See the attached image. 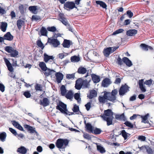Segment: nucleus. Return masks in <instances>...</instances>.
Masks as SVG:
<instances>
[{"instance_id": "26", "label": "nucleus", "mask_w": 154, "mask_h": 154, "mask_svg": "<svg viewBox=\"0 0 154 154\" xmlns=\"http://www.w3.org/2000/svg\"><path fill=\"white\" fill-rule=\"evenodd\" d=\"M67 99L72 100L73 98V93L71 90L69 91L64 96Z\"/></svg>"}, {"instance_id": "36", "label": "nucleus", "mask_w": 154, "mask_h": 154, "mask_svg": "<svg viewBox=\"0 0 154 154\" xmlns=\"http://www.w3.org/2000/svg\"><path fill=\"white\" fill-rule=\"evenodd\" d=\"M32 21H39L42 20L41 17L40 16L37 15H33L32 16Z\"/></svg>"}, {"instance_id": "15", "label": "nucleus", "mask_w": 154, "mask_h": 154, "mask_svg": "<svg viewBox=\"0 0 154 154\" xmlns=\"http://www.w3.org/2000/svg\"><path fill=\"white\" fill-rule=\"evenodd\" d=\"M111 83L110 79L107 78H106L102 81V86L104 87H107Z\"/></svg>"}, {"instance_id": "53", "label": "nucleus", "mask_w": 154, "mask_h": 154, "mask_svg": "<svg viewBox=\"0 0 154 154\" xmlns=\"http://www.w3.org/2000/svg\"><path fill=\"white\" fill-rule=\"evenodd\" d=\"M13 49L12 47L9 46H6L5 48V50L8 53H11Z\"/></svg>"}, {"instance_id": "59", "label": "nucleus", "mask_w": 154, "mask_h": 154, "mask_svg": "<svg viewBox=\"0 0 154 154\" xmlns=\"http://www.w3.org/2000/svg\"><path fill=\"white\" fill-rule=\"evenodd\" d=\"M124 30L123 29H118L116 30L112 34L113 35H116L117 34H118L124 31Z\"/></svg>"}, {"instance_id": "29", "label": "nucleus", "mask_w": 154, "mask_h": 154, "mask_svg": "<svg viewBox=\"0 0 154 154\" xmlns=\"http://www.w3.org/2000/svg\"><path fill=\"white\" fill-rule=\"evenodd\" d=\"M87 71L86 68L84 67L80 66L78 69L77 72L80 74H84Z\"/></svg>"}, {"instance_id": "30", "label": "nucleus", "mask_w": 154, "mask_h": 154, "mask_svg": "<svg viewBox=\"0 0 154 154\" xmlns=\"http://www.w3.org/2000/svg\"><path fill=\"white\" fill-rule=\"evenodd\" d=\"M25 23L24 21L21 19L18 20L17 22V25L18 28L20 30L22 26Z\"/></svg>"}, {"instance_id": "55", "label": "nucleus", "mask_w": 154, "mask_h": 154, "mask_svg": "<svg viewBox=\"0 0 154 154\" xmlns=\"http://www.w3.org/2000/svg\"><path fill=\"white\" fill-rule=\"evenodd\" d=\"M98 99L99 102L100 103H104L106 102V100L103 96H99Z\"/></svg>"}, {"instance_id": "58", "label": "nucleus", "mask_w": 154, "mask_h": 154, "mask_svg": "<svg viewBox=\"0 0 154 154\" xmlns=\"http://www.w3.org/2000/svg\"><path fill=\"white\" fill-rule=\"evenodd\" d=\"M63 34H60V33H54L53 35V38H54L57 39L58 37H60L62 35H63Z\"/></svg>"}, {"instance_id": "64", "label": "nucleus", "mask_w": 154, "mask_h": 154, "mask_svg": "<svg viewBox=\"0 0 154 154\" xmlns=\"http://www.w3.org/2000/svg\"><path fill=\"white\" fill-rule=\"evenodd\" d=\"M146 139V137L144 136H139L138 137V139L141 141H144Z\"/></svg>"}, {"instance_id": "42", "label": "nucleus", "mask_w": 154, "mask_h": 154, "mask_svg": "<svg viewBox=\"0 0 154 154\" xmlns=\"http://www.w3.org/2000/svg\"><path fill=\"white\" fill-rule=\"evenodd\" d=\"M36 44L39 47H40L43 50L45 47L43 43L40 40H38L36 42Z\"/></svg>"}, {"instance_id": "35", "label": "nucleus", "mask_w": 154, "mask_h": 154, "mask_svg": "<svg viewBox=\"0 0 154 154\" xmlns=\"http://www.w3.org/2000/svg\"><path fill=\"white\" fill-rule=\"evenodd\" d=\"M1 24L0 29H1L2 31L5 32L6 31L7 27V23L5 22H2L1 23Z\"/></svg>"}, {"instance_id": "16", "label": "nucleus", "mask_w": 154, "mask_h": 154, "mask_svg": "<svg viewBox=\"0 0 154 154\" xmlns=\"http://www.w3.org/2000/svg\"><path fill=\"white\" fill-rule=\"evenodd\" d=\"M84 123L85 125V128H86L88 132L91 133H93V127L90 123H86L85 121H84Z\"/></svg>"}, {"instance_id": "8", "label": "nucleus", "mask_w": 154, "mask_h": 154, "mask_svg": "<svg viewBox=\"0 0 154 154\" xmlns=\"http://www.w3.org/2000/svg\"><path fill=\"white\" fill-rule=\"evenodd\" d=\"M56 81L58 83H60L63 79V75L60 72H57L55 74Z\"/></svg>"}, {"instance_id": "40", "label": "nucleus", "mask_w": 154, "mask_h": 154, "mask_svg": "<svg viewBox=\"0 0 154 154\" xmlns=\"http://www.w3.org/2000/svg\"><path fill=\"white\" fill-rule=\"evenodd\" d=\"M70 60L72 62H77L80 60V58L77 56H74L71 57Z\"/></svg>"}, {"instance_id": "54", "label": "nucleus", "mask_w": 154, "mask_h": 154, "mask_svg": "<svg viewBox=\"0 0 154 154\" xmlns=\"http://www.w3.org/2000/svg\"><path fill=\"white\" fill-rule=\"evenodd\" d=\"M23 95L26 98H29L31 96V94L30 93V91H25L23 94Z\"/></svg>"}, {"instance_id": "22", "label": "nucleus", "mask_w": 154, "mask_h": 154, "mask_svg": "<svg viewBox=\"0 0 154 154\" xmlns=\"http://www.w3.org/2000/svg\"><path fill=\"white\" fill-rule=\"evenodd\" d=\"M140 47L142 50L145 51H147L149 49L151 50L153 49L152 47L144 43L141 44L140 45Z\"/></svg>"}, {"instance_id": "56", "label": "nucleus", "mask_w": 154, "mask_h": 154, "mask_svg": "<svg viewBox=\"0 0 154 154\" xmlns=\"http://www.w3.org/2000/svg\"><path fill=\"white\" fill-rule=\"evenodd\" d=\"M35 89L36 91H42V88L41 85L38 84H36L35 86Z\"/></svg>"}, {"instance_id": "2", "label": "nucleus", "mask_w": 154, "mask_h": 154, "mask_svg": "<svg viewBox=\"0 0 154 154\" xmlns=\"http://www.w3.org/2000/svg\"><path fill=\"white\" fill-rule=\"evenodd\" d=\"M69 141L67 139H58L56 141V146L59 149H65L68 145Z\"/></svg>"}, {"instance_id": "14", "label": "nucleus", "mask_w": 154, "mask_h": 154, "mask_svg": "<svg viewBox=\"0 0 154 154\" xmlns=\"http://www.w3.org/2000/svg\"><path fill=\"white\" fill-rule=\"evenodd\" d=\"M24 127L28 131H29L30 133H37V132L35 130V128H33L32 127L28 125H24Z\"/></svg>"}, {"instance_id": "61", "label": "nucleus", "mask_w": 154, "mask_h": 154, "mask_svg": "<svg viewBox=\"0 0 154 154\" xmlns=\"http://www.w3.org/2000/svg\"><path fill=\"white\" fill-rule=\"evenodd\" d=\"M66 78L69 79H74L75 78V75L74 74H67Z\"/></svg>"}, {"instance_id": "5", "label": "nucleus", "mask_w": 154, "mask_h": 154, "mask_svg": "<svg viewBox=\"0 0 154 154\" xmlns=\"http://www.w3.org/2000/svg\"><path fill=\"white\" fill-rule=\"evenodd\" d=\"M48 43H49L50 45H52L54 48L58 47L60 45V42L57 39L51 38H48V41L46 45Z\"/></svg>"}, {"instance_id": "47", "label": "nucleus", "mask_w": 154, "mask_h": 154, "mask_svg": "<svg viewBox=\"0 0 154 154\" xmlns=\"http://www.w3.org/2000/svg\"><path fill=\"white\" fill-rule=\"evenodd\" d=\"M74 98L78 102L80 103L81 101V98L80 97V95L78 93H76L74 95Z\"/></svg>"}, {"instance_id": "27", "label": "nucleus", "mask_w": 154, "mask_h": 154, "mask_svg": "<svg viewBox=\"0 0 154 154\" xmlns=\"http://www.w3.org/2000/svg\"><path fill=\"white\" fill-rule=\"evenodd\" d=\"M17 152H19L22 154H25L27 152V150L24 146H21L17 149Z\"/></svg>"}, {"instance_id": "46", "label": "nucleus", "mask_w": 154, "mask_h": 154, "mask_svg": "<svg viewBox=\"0 0 154 154\" xmlns=\"http://www.w3.org/2000/svg\"><path fill=\"white\" fill-rule=\"evenodd\" d=\"M29 10L33 13H35V12L37 10V6H30L29 8Z\"/></svg>"}, {"instance_id": "43", "label": "nucleus", "mask_w": 154, "mask_h": 154, "mask_svg": "<svg viewBox=\"0 0 154 154\" xmlns=\"http://www.w3.org/2000/svg\"><path fill=\"white\" fill-rule=\"evenodd\" d=\"M18 54V52L16 50L13 49L11 53H10V55L11 57H16Z\"/></svg>"}, {"instance_id": "3", "label": "nucleus", "mask_w": 154, "mask_h": 154, "mask_svg": "<svg viewBox=\"0 0 154 154\" xmlns=\"http://www.w3.org/2000/svg\"><path fill=\"white\" fill-rule=\"evenodd\" d=\"M59 20L65 25L69 30L71 32L72 31V29L70 26L69 23H68L67 19L65 17L63 13H60L59 14Z\"/></svg>"}, {"instance_id": "50", "label": "nucleus", "mask_w": 154, "mask_h": 154, "mask_svg": "<svg viewBox=\"0 0 154 154\" xmlns=\"http://www.w3.org/2000/svg\"><path fill=\"white\" fill-rule=\"evenodd\" d=\"M121 134H122V136L124 137L125 140L127 139L128 136V134H129L127 133L125 130H122L121 131Z\"/></svg>"}, {"instance_id": "9", "label": "nucleus", "mask_w": 154, "mask_h": 154, "mask_svg": "<svg viewBox=\"0 0 154 154\" xmlns=\"http://www.w3.org/2000/svg\"><path fill=\"white\" fill-rule=\"evenodd\" d=\"M82 86V79L81 78L78 79L75 82V89L79 90L81 88Z\"/></svg>"}, {"instance_id": "32", "label": "nucleus", "mask_w": 154, "mask_h": 154, "mask_svg": "<svg viewBox=\"0 0 154 154\" xmlns=\"http://www.w3.org/2000/svg\"><path fill=\"white\" fill-rule=\"evenodd\" d=\"M96 2L97 4L99 5L103 8L107 9V6L105 2L101 1H96Z\"/></svg>"}, {"instance_id": "23", "label": "nucleus", "mask_w": 154, "mask_h": 154, "mask_svg": "<svg viewBox=\"0 0 154 154\" xmlns=\"http://www.w3.org/2000/svg\"><path fill=\"white\" fill-rule=\"evenodd\" d=\"M122 60L126 65L129 67L132 65L131 61L127 57H124L122 58Z\"/></svg>"}, {"instance_id": "39", "label": "nucleus", "mask_w": 154, "mask_h": 154, "mask_svg": "<svg viewBox=\"0 0 154 154\" xmlns=\"http://www.w3.org/2000/svg\"><path fill=\"white\" fill-rule=\"evenodd\" d=\"M6 134L5 132H3L0 133V140L2 142L4 141L6 137Z\"/></svg>"}, {"instance_id": "38", "label": "nucleus", "mask_w": 154, "mask_h": 154, "mask_svg": "<svg viewBox=\"0 0 154 154\" xmlns=\"http://www.w3.org/2000/svg\"><path fill=\"white\" fill-rule=\"evenodd\" d=\"M116 100V96H114L109 92L108 100L112 102H115Z\"/></svg>"}, {"instance_id": "51", "label": "nucleus", "mask_w": 154, "mask_h": 154, "mask_svg": "<svg viewBox=\"0 0 154 154\" xmlns=\"http://www.w3.org/2000/svg\"><path fill=\"white\" fill-rule=\"evenodd\" d=\"M102 131L100 128H96L94 129H93V133L94 134H100Z\"/></svg>"}, {"instance_id": "6", "label": "nucleus", "mask_w": 154, "mask_h": 154, "mask_svg": "<svg viewBox=\"0 0 154 154\" xmlns=\"http://www.w3.org/2000/svg\"><path fill=\"white\" fill-rule=\"evenodd\" d=\"M64 8L68 11H70L74 8H77L75 4L73 2H67L64 4Z\"/></svg>"}, {"instance_id": "13", "label": "nucleus", "mask_w": 154, "mask_h": 154, "mask_svg": "<svg viewBox=\"0 0 154 154\" xmlns=\"http://www.w3.org/2000/svg\"><path fill=\"white\" fill-rule=\"evenodd\" d=\"M97 93L96 91L92 89L90 91L89 94L88 95L87 97L90 99H92L97 96Z\"/></svg>"}, {"instance_id": "31", "label": "nucleus", "mask_w": 154, "mask_h": 154, "mask_svg": "<svg viewBox=\"0 0 154 154\" xmlns=\"http://www.w3.org/2000/svg\"><path fill=\"white\" fill-rule=\"evenodd\" d=\"M44 60L45 63H47L50 60H53L54 58L53 56H48L46 53L44 54Z\"/></svg>"}, {"instance_id": "11", "label": "nucleus", "mask_w": 154, "mask_h": 154, "mask_svg": "<svg viewBox=\"0 0 154 154\" xmlns=\"http://www.w3.org/2000/svg\"><path fill=\"white\" fill-rule=\"evenodd\" d=\"M102 119L105 121L106 122L107 125V126H109L112 124V120L113 118V116L109 117H105L104 116Z\"/></svg>"}, {"instance_id": "1", "label": "nucleus", "mask_w": 154, "mask_h": 154, "mask_svg": "<svg viewBox=\"0 0 154 154\" xmlns=\"http://www.w3.org/2000/svg\"><path fill=\"white\" fill-rule=\"evenodd\" d=\"M56 109L59 110L61 113L65 115L70 116L74 114L73 112H70L68 111L66 104L60 101H59L56 107Z\"/></svg>"}, {"instance_id": "25", "label": "nucleus", "mask_w": 154, "mask_h": 154, "mask_svg": "<svg viewBox=\"0 0 154 154\" xmlns=\"http://www.w3.org/2000/svg\"><path fill=\"white\" fill-rule=\"evenodd\" d=\"M144 80L143 79L140 80L139 81V88L143 92H145L146 91V89L143 86V83Z\"/></svg>"}, {"instance_id": "20", "label": "nucleus", "mask_w": 154, "mask_h": 154, "mask_svg": "<svg viewBox=\"0 0 154 154\" xmlns=\"http://www.w3.org/2000/svg\"><path fill=\"white\" fill-rule=\"evenodd\" d=\"M4 40H6L8 41H12L13 39V36L9 32H7L3 36Z\"/></svg>"}, {"instance_id": "48", "label": "nucleus", "mask_w": 154, "mask_h": 154, "mask_svg": "<svg viewBox=\"0 0 154 154\" xmlns=\"http://www.w3.org/2000/svg\"><path fill=\"white\" fill-rule=\"evenodd\" d=\"M97 150L99 151L101 153H103L105 152L106 151L101 146H97Z\"/></svg>"}, {"instance_id": "49", "label": "nucleus", "mask_w": 154, "mask_h": 154, "mask_svg": "<svg viewBox=\"0 0 154 154\" xmlns=\"http://www.w3.org/2000/svg\"><path fill=\"white\" fill-rule=\"evenodd\" d=\"M82 86L85 88H87L89 86V82H88L87 80H82Z\"/></svg>"}, {"instance_id": "17", "label": "nucleus", "mask_w": 154, "mask_h": 154, "mask_svg": "<svg viewBox=\"0 0 154 154\" xmlns=\"http://www.w3.org/2000/svg\"><path fill=\"white\" fill-rule=\"evenodd\" d=\"M103 53L104 55L106 57H108L110 53H112V47L107 48H105L103 51Z\"/></svg>"}, {"instance_id": "19", "label": "nucleus", "mask_w": 154, "mask_h": 154, "mask_svg": "<svg viewBox=\"0 0 154 154\" xmlns=\"http://www.w3.org/2000/svg\"><path fill=\"white\" fill-rule=\"evenodd\" d=\"M91 77L92 80L94 83H98L100 80V76L95 74H91Z\"/></svg>"}, {"instance_id": "37", "label": "nucleus", "mask_w": 154, "mask_h": 154, "mask_svg": "<svg viewBox=\"0 0 154 154\" xmlns=\"http://www.w3.org/2000/svg\"><path fill=\"white\" fill-rule=\"evenodd\" d=\"M40 32L42 35L45 36H47L48 32L46 28L44 27H42Z\"/></svg>"}, {"instance_id": "18", "label": "nucleus", "mask_w": 154, "mask_h": 154, "mask_svg": "<svg viewBox=\"0 0 154 154\" xmlns=\"http://www.w3.org/2000/svg\"><path fill=\"white\" fill-rule=\"evenodd\" d=\"M39 66L43 72H46L49 68L46 66V64L44 62H40Z\"/></svg>"}, {"instance_id": "41", "label": "nucleus", "mask_w": 154, "mask_h": 154, "mask_svg": "<svg viewBox=\"0 0 154 154\" xmlns=\"http://www.w3.org/2000/svg\"><path fill=\"white\" fill-rule=\"evenodd\" d=\"M47 30L50 32H58V31L57 30V29L54 26H52L51 27H48L47 28Z\"/></svg>"}, {"instance_id": "57", "label": "nucleus", "mask_w": 154, "mask_h": 154, "mask_svg": "<svg viewBox=\"0 0 154 154\" xmlns=\"http://www.w3.org/2000/svg\"><path fill=\"white\" fill-rule=\"evenodd\" d=\"M72 110L74 112H77L79 111V108L78 106H77L76 104L74 105L73 108L72 109Z\"/></svg>"}, {"instance_id": "4", "label": "nucleus", "mask_w": 154, "mask_h": 154, "mask_svg": "<svg viewBox=\"0 0 154 154\" xmlns=\"http://www.w3.org/2000/svg\"><path fill=\"white\" fill-rule=\"evenodd\" d=\"M129 88L130 87L126 84L122 85L119 91V95L120 96L124 95L126 93L129 91Z\"/></svg>"}, {"instance_id": "7", "label": "nucleus", "mask_w": 154, "mask_h": 154, "mask_svg": "<svg viewBox=\"0 0 154 154\" xmlns=\"http://www.w3.org/2000/svg\"><path fill=\"white\" fill-rule=\"evenodd\" d=\"M113 114V112L110 109H108L106 110H105L104 111V113L101 115L100 116L102 118H103L104 116L105 117H109L112 116Z\"/></svg>"}, {"instance_id": "44", "label": "nucleus", "mask_w": 154, "mask_h": 154, "mask_svg": "<svg viewBox=\"0 0 154 154\" xmlns=\"http://www.w3.org/2000/svg\"><path fill=\"white\" fill-rule=\"evenodd\" d=\"M149 117V113H147L144 116H141V117L142 118V122L144 123H146V121L147 120L148 117Z\"/></svg>"}, {"instance_id": "28", "label": "nucleus", "mask_w": 154, "mask_h": 154, "mask_svg": "<svg viewBox=\"0 0 154 154\" xmlns=\"http://www.w3.org/2000/svg\"><path fill=\"white\" fill-rule=\"evenodd\" d=\"M62 45L64 48H69L71 45V41L69 40L64 39Z\"/></svg>"}, {"instance_id": "21", "label": "nucleus", "mask_w": 154, "mask_h": 154, "mask_svg": "<svg viewBox=\"0 0 154 154\" xmlns=\"http://www.w3.org/2000/svg\"><path fill=\"white\" fill-rule=\"evenodd\" d=\"M55 71L54 70H51L48 69L46 72H43L45 76H48L49 75L53 76L55 75Z\"/></svg>"}, {"instance_id": "62", "label": "nucleus", "mask_w": 154, "mask_h": 154, "mask_svg": "<svg viewBox=\"0 0 154 154\" xmlns=\"http://www.w3.org/2000/svg\"><path fill=\"white\" fill-rule=\"evenodd\" d=\"M9 130L10 131L14 134L15 136H16L17 135V133L16 131L14 129L11 128H9Z\"/></svg>"}, {"instance_id": "45", "label": "nucleus", "mask_w": 154, "mask_h": 154, "mask_svg": "<svg viewBox=\"0 0 154 154\" xmlns=\"http://www.w3.org/2000/svg\"><path fill=\"white\" fill-rule=\"evenodd\" d=\"M146 147V152L148 154H153L154 151L152 148L148 146Z\"/></svg>"}, {"instance_id": "52", "label": "nucleus", "mask_w": 154, "mask_h": 154, "mask_svg": "<svg viewBox=\"0 0 154 154\" xmlns=\"http://www.w3.org/2000/svg\"><path fill=\"white\" fill-rule=\"evenodd\" d=\"M124 124L127 127H129L131 128H132L134 127L133 125L129 122L127 121H126L124 123Z\"/></svg>"}, {"instance_id": "63", "label": "nucleus", "mask_w": 154, "mask_h": 154, "mask_svg": "<svg viewBox=\"0 0 154 154\" xmlns=\"http://www.w3.org/2000/svg\"><path fill=\"white\" fill-rule=\"evenodd\" d=\"M117 63L118 64L121 65L123 64V60L119 57L117 59Z\"/></svg>"}, {"instance_id": "24", "label": "nucleus", "mask_w": 154, "mask_h": 154, "mask_svg": "<svg viewBox=\"0 0 154 154\" xmlns=\"http://www.w3.org/2000/svg\"><path fill=\"white\" fill-rule=\"evenodd\" d=\"M137 32V30L135 29H130L127 31L126 34L128 36H132L136 34Z\"/></svg>"}, {"instance_id": "60", "label": "nucleus", "mask_w": 154, "mask_h": 154, "mask_svg": "<svg viewBox=\"0 0 154 154\" xmlns=\"http://www.w3.org/2000/svg\"><path fill=\"white\" fill-rule=\"evenodd\" d=\"M152 80L151 79L148 80H146L144 82V84L146 85L149 86L152 84Z\"/></svg>"}, {"instance_id": "10", "label": "nucleus", "mask_w": 154, "mask_h": 154, "mask_svg": "<svg viewBox=\"0 0 154 154\" xmlns=\"http://www.w3.org/2000/svg\"><path fill=\"white\" fill-rule=\"evenodd\" d=\"M40 104L44 107L46 106L49 105L50 101L47 98L45 97L43 98L42 100H40Z\"/></svg>"}, {"instance_id": "12", "label": "nucleus", "mask_w": 154, "mask_h": 154, "mask_svg": "<svg viewBox=\"0 0 154 154\" xmlns=\"http://www.w3.org/2000/svg\"><path fill=\"white\" fill-rule=\"evenodd\" d=\"M4 60L8 70L11 72H13L14 69L9 61L6 58H4Z\"/></svg>"}, {"instance_id": "34", "label": "nucleus", "mask_w": 154, "mask_h": 154, "mask_svg": "<svg viewBox=\"0 0 154 154\" xmlns=\"http://www.w3.org/2000/svg\"><path fill=\"white\" fill-rule=\"evenodd\" d=\"M60 91L61 94L62 96L65 95V94L66 93V88L65 86L64 85H62L60 88Z\"/></svg>"}, {"instance_id": "33", "label": "nucleus", "mask_w": 154, "mask_h": 154, "mask_svg": "<svg viewBox=\"0 0 154 154\" xmlns=\"http://www.w3.org/2000/svg\"><path fill=\"white\" fill-rule=\"evenodd\" d=\"M116 118L117 119L123 120L124 121H125L126 120L124 113L121 115H116Z\"/></svg>"}]
</instances>
